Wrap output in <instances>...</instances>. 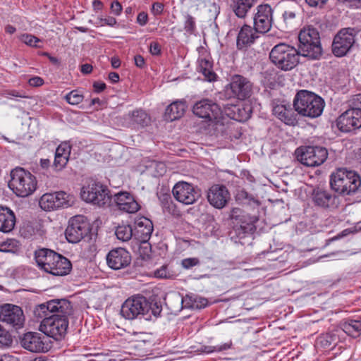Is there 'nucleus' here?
I'll return each instance as SVG.
<instances>
[{
  "mask_svg": "<svg viewBox=\"0 0 361 361\" xmlns=\"http://www.w3.org/2000/svg\"><path fill=\"white\" fill-rule=\"evenodd\" d=\"M16 215L8 207L0 205V231L11 232L16 225Z\"/></svg>",
  "mask_w": 361,
  "mask_h": 361,
  "instance_id": "c756f323",
  "label": "nucleus"
},
{
  "mask_svg": "<svg viewBox=\"0 0 361 361\" xmlns=\"http://www.w3.org/2000/svg\"><path fill=\"white\" fill-rule=\"evenodd\" d=\"M260 33L256 32L254 27L245 24L240 28L236 41V47L238 49L243 50L253 44L256 39L259 37Z\"/></svg>",
  "mask_w": 361,
  "mask_h": 361,
  "instance_id": "a878e982",
  "label": "nucleus"
},
{
  "mask_svg": "<svg viewBox=\"0 0 361 361\" xmlns=\"http://www.w3.org/2000/svg\"><path fill=\"white\" fill-rule=\"evenodd\" d=\"M184 30L186 32L192 35L196 30L195 19L191 15L187 13L184 16Z\"/></svg>",
  "mask_w": 361,
  "mask_h": 361,
  "instance_id": "49530a36",
  "label": "nucleus"
},
{
  "mask_svg": "<svg viewBox=\"0 0 361 361\" xmlns=\"http://www.w3.org/2000/svg\"><path fill=\"white\" fill-rule=\"evenodd\" d=\"M255 3L256 0H231V8L238 18H245Z\"/></svg>",
  "mask_w": 361,
  "mask_h": 361,
  "instance_id": "2f4dec72",
  "label": "nucleus"
},
{
  "mask_svg": "<svg viewBox=\"0 0 361 361\" xmlns=\"http://www.w3.org/2000/svg\"><path fill=\"white\" fill-rule=\"evenodd\" d=\"M183 302H185V306L192 309H202L205 307L208 304V300L206 298H198L197 296L186 295L183 299Z\"/></svg>",
  "mask_w": 361,
  "mask_h": 361,
  "instance_id": "e433bc0d",
  "label": "nucleus"
},
{
  "mask_svg": "<svg viewBox=\"0 0 361 361\" xmlns=\"http://www.w3.org/2000/svg\"><path fill=\"white\" fill-rule=\"evenodd\" d=\"M341 329L348 336L357 338L361 334V322L353 319H346L341 323Z\"/></svg>",
  "mask_w": 361,
  "mask_h": 361,
  "instance_id": "f704fd0d",
  "label": "nucleus"
},
{
  "mask_svg": "<svg viewBox=\"0 0 361 361\" xmlns=\"http://www.w3.org/2000/svg\"><path fill=\"white\" fill-rule=\"evenodd\" d=\"M176 200L184 204H192L201 197V190L192 184L185 181L178 182L173 188Z\"/></svg>",
  "mask_w": 361,
  "mask_h": 361,
  "instance_id": "2eb2a0df",
  "label": "nucleus"
},
{
  "mask_svg": "<svg viewBox=\"0 0 361 361\" xmlns=\"http://www.w3.org/2000/svg\"><path fill=\"white\" fill-rule=\"evenodd\" d=\"M19 249V243L15 239H8L0 243V252H16Z\"/></svg>",
  "mask_w": 361,
  "mask_h": 361,
  "instance_id": "79ce46f5",
  "label": "nucleus"
},
{
  "mask_svg": "<svg viewBox=\"0 0 361 361\" xmlns=\"http://www.w3.org/2000/svg\"><path fill=\"white\" fill-rule=\"evenodd\" d=\"M272 14V8L268 4H261L257 7V12L253 18V27L256 32L265 34L270 30L273 20Z\"/></svg>",
  "mask_w": 361,
  "mask_h": 361,
  "instance_id": "aec40b11",
  "label": "nucleus"
},
{
  "mask_svg": "<svg viewBox=\"0 0 361 361\" xmlns=\"http://www.w3.org/2000/svg\"><path fill=\"white\" fill-rule=\"evenodd\" d=\"M305 3L310 7L322 8L328 0H305Z\"/></svg>",
  "mask_w": 361,
  "mask_h": 361,
  "instance_id": "13d9d810",
  "label": "nucleus"
},
{
  "mask_svg": "<svg viewBox=\"0 0 361 361\" xmlns=\"http://www.w3.org/2000/svg\"><path fill=\"white\" fill-rule=\"evenodd\" d=\"M336 126L343 133H351L361 128V109L350 108L336 119Z\"/></svg>",
  "mask_w": 361,
  "mask_h": 361,
  "instance_id": "f3484780",
  "label": "nucleus"
},
{
  "mask_svg": "<svg viewBox=\"0 0 361 361\" xmlns=\"http://www.w3.org/2000/svg\"><path fill=\"white\" fill-rule=\"evenodd\" d=\"M56 258H59V253L50 249L41 248L35 252V259L37 266L47 273L51 270L53 261Z\"/></svg>",
  "mask_w": 361,
  "mask_h": 361,
  "instance_id": "bb28decb",
  "label": "nucleus"
},
{
  "mask_svg": "<svg viewBox=\"0 0 361 361\" xmlns=\"http://www.w3.org/2000/svg\"><path fill=\"white\" fill-rule=\"evenodd\" d=\"M299 50L286 43L275 45L269 53L271 61L279 69L288 71L299 63Z\"/></svg>",
  "mask_w": 361,
  "mask_h": 361,
  "instance_id": "39448f33",
  "label": "nucleus"
},
{
  "mask_svg": "<svg viewBox=\"0 0 361 361\" xmlns=\"http://www.w3.org/2000/svg\"><path fill=\"white\" fill-rule=\"evenodd\" d=\"M13 339L8 331L0 324V347L7 348L11 345Z\"/></svg>",
  "mask_w": 361,
  "mask_h": 361,
  "instance_id": "a18cd8bd",
  "label": "nucleus"
},
{
  "mask_svg": "<svg viewBox=\"0 0 361 361\" xmlns=\"http://www.w3.org/2000/svg\"><path fill=\"white\" fill-rule=\"evenodd\" d=\"M296 13L293 11H286L283 14V20L286 23H291L292 21L295 18Z\"/></svg>",
  "mask_w": 361,
  "mask_h": 361,
  "instance_id": "052dcab7",
  "label": "nucleus"
},
{
  "mask_svg": "<svg viewBox=\"0 0 361 361\" xmlns=\"http://www.w3.org/2000/svg\"><path fill=\"white\" fill-rule=\"evenodd\" d=\"M192 111L197 116L218 123L221 117L219 105L209 99H202L195 104Z\"/></svg>",
  "mask_w": 361,
  "mask_h": 361,
  "instance_id": "a211bd4d",
  "label": "nucleus"
},
{
  "mask_svg": "<svg viewBox=\"0 0 361 361\" xmlns=\"http://www.w3.org/2000/svg\"><path fill=\"white\" fill-rule=\"evenodd\" d=\"M111 11L116 16H119L122 11V6L118 1H114L111 4Z\"/></svg>",
  "mask_w": 361,
  "mask_h": 361,
  "instance_id": "bf43d9fd",
  "label": "nucleus"
},
{
  "mask_svg": "<svg viewBox=\"0 0 361 361\" xmlns=\"http://www.w3.org/2000/svg\"><path fill=\"white\" fill-rule=\"evenodd\" d=\"M121 126L126 128H139L150 123L149 116L142 109H135L120 118Z\"/></svg>",
  "mask_w": 361,
  "mask_h": 361,
  "instance_id": "412c9836",
  "label": "nucleus"
},
{
  "mask_svg": "<svg viewBox=\"0 0 361 361\" xmlns=\"http://www.w3.org/2000/svg\"><path fill=\"white\" fill-rule=\"evenodd\" d=\"M149 51L153 56H159L161 54V45L158 42L153 41L149 44Z\"/></svg>",
  "mask_w": 361,
  "mask_h": 361,
  "instance_id": "603ef678",
  "label": "nucleus"
},
{
  "mask_svg": "<svg viewBox=\"0 0 361 361\" xmlns=\"http://www.w3.org/2000/svg\"><path fill=\"white\" fill-rule=\"evenodd\" d=\"M232 345V341H230L229 342L225 343L222 345H218L215 346H205L203 351L207 353H211L213 352H221L231 348Z\"/></svg>",
  "mask_w": 361,
  "mask_h": 361,
  "instance_id": "de8ad7c7",
  "label": "nucleus"
},
{
  "mask_svg": "<svg viewBox=\"0 0 361 361\" xmlns=\"http://www.w3.org/2000/svg\"><path fill=\"white\" fill-rule=\"evenodd\" d=\"M20 346L31 353H47L51 348L49 338L38 332L28 331L19 336Z\"/></svg>",
  "mask_w": 361,
  "mask_h": 361,
  "instance_id": "ddd939ff",
  "label": "nucleus"
},
{
  "mask_svg": "<svg viewBox=\"0 0 361 361\" xmlns=\"http://www.w3.org/2000/svg\"><path fill=\"white\" fill-rule=\"evenodd\" d=\"M164 8V4L161 2H154L152 6L151 12L154 16H160L162 14Z\"/></svg>",
  "mask_w": 361,
  "mask_h": 361,
  "instance_id": "5fc2aeb1",
  "label": "nucleus"
},
{
  "mask_svg": "<svg viewBox=\"0 0 361 361\" xmlns=\"http://www.w3.org/2000/svg\"><path fill=\"white\" fill-rule=\"evenodd\" d=\"M71 269L72 264L70 260L59 254V258L53 261V265L48 273L54 276H65L69 274Z\"/></svg>",
  "mask_w": 361,
  "mask_h": 361,
  "instance_id": "7c9ffc66",
  "label": "nucleus"
},
{
  "mask_svg": "<svg viewBox=\"0 0 361 361\" xmlns=\"http://www.w3.org/2000/svg\"><path fill=\"white\" fill-rule=\"evenodd\" d=\"M329 185L338 195H353L361 190V177L355 171L341 168L331 173Z\"/></svg>",
  "mask_w": 361,
  "mask_h": 361,
  "instance_id": "f03ea898",
  "label": "nucleus"
},
{
  "mask_svg": "<svg viewBox=\"0 0 361 361\" xmlns=\"http://www.w3.org/2000/svg\"><path fill=\"white\" fill-rule=\"evenodd\" d=\"M298 50L302 56L317 60L322 56L319 32L312 25L304 27L298 35Z\"/></svg>",
  "mask_w": 361,
  "mask_h": 361,
  "instance_id": "20e7f679",
  "label": "nucleus"
},
{
  "mask_svg": "<svg viewBox=\"0 0 361 361\" xmlns=\"http://www.w3.org/2000/svg\"><path fill=\"white\" fill-rule=\"evenodd\" d=\"M11 178L8 186L18 197H28L37 189L35 176L23 168L17 167L13 169Z\"/></svg>",
  "mask_w": 361,
  "mask_h": 361,
  "instance_id": "423d86ee",
  "label": "nucleus"
},
{
  "mask_svg": "<svg viewBox=\"0 0 361 361\" xmlns=\"http://www.w3.org/2000/svg\"><path fill=\"white\" fill-rule=\"evenodd\" d=\"M54 195V205L56 209L61 207H67L71 205L70 204V195L63 191L56 192L51 193Z\"/></svg>",
  "mask_w": 361,
  "mask_h": 361,
  "instance_id": "58836bf2",
  "label": "nucleus"
},
{
  "mask_svg": "<svg viewBox=\"0 0 361 361\" xmlns=\"http://www.w3.org/2000/svg\"><path fill=\"white\" fill-rule=\"evenodd\" d=\"M115 234L119 240L127 242L134 235V232L130 225H119L116 228Z\"/></svg>",
  "mask_w": 361,
  "mask_h": 361,
  "instance_id": "4c0bfd02",
  "label": "nucleus"
},
{
  "mask_svg": "<svg viewBox=\"0 0 361 361\" xmlns=\"http://www.w3.org/2000/svg\"><path fill=\"white\" fill-rule=\"evenodd\" d=\"M251 109L240 105H232L226 109V114L232 119L244 122L250 117Z\"/></svg>",
  "mask_w": 361,
  "mask_h": 361,
  "instance_id": "473e14b6",
  "label": "nucleus"
},
{
  "mask_svg": "<svg viewBox=\"0 0 361 361\" xmlns=\"http://www.w3.org/2000/svg\"><path fill=\"white\" fill-rule=\"evenodd\" d=\"M69 158L65 157L64 156H59L55 154L54 166L58 171L63 169L68 161Z\"/></svg>",
  "mask_w": 361,
  "mask_h": 361,
  "instance_id": "3c124183",
  "label": "nucleus"
},
{
  "mask_svg": "<svg viewBox=\"0 0 361 361\" xmlns=\"http://www.w3.org/2000/svg\"><path fill=\"white\" fill-rule=\"evenodd\" d=\"M0 321L16 329L21 328L25 322L23 312L17 305L5 304L0 306Z\"/></svg>",
  "mask_w": 361,
  "mask_h": 361,
  "instance_id": "6ab92c4d",
  "label": "nucleus"
},
{
  "mask_svg": "<svg viewBox=\"0 0 361 361\" xmlns=\"http://www.w3.org/2000/svg\"><path fill=\"white\" fill-rule=\"evenodd\" d=\"M200 261L197 258H187L182 261V265L185 269H190L199 264Z\"/></svg>",
  "mask_w": 361,
  "mask_h": 361,
  "instance_id": "6e6d98bb",
  "label": "nucleus"
},
{
  "mask_svg": "<svg viewBox=\"0 0 361 361\" xmlns=\"http://www.w3.org/2000/svg\"><path fill=\"white\" fill-rule=\"evenodd\" d=\"M230 199V193L223 185H212L207 192V200L216 209L224 207Z\"/></svg>",
  "mask_w": 361,
  "mask_h": 361,
  "instance_id": "b1692460",
  "label": "nucleus"
},
{
  "mask_svg": "<svg viewBox=\"0 0 361 361\" xmlns=\"http://www.w3.org/2000/svg\"><path fill=\"white\" fill-rule=\"evenodd\" d=\"M236 201L243 204L257 205L260 204V202L252 194L248 193L245 190H238L235 195Z\"/></svg>",
  "mask_w": 361,
  "mask_h": 361,
  "instance_id": "c9c22d12",
  "label": "nucleus"
},
{
  "mask_svg": "<svg viewBox=\"0 0 361 361\" xmlns=\"http://www.w3.org/2000/svg\"><path fill=\"white\" fill-rule=\"evenodd\" d=\"M135 64L137 67L140 68H143L145 66V61L142 56L136 55L134 57Z\"/></svg>",
  "mask_w": 361,
  "mask_h": 361,
  "instance_id": "0e129e2a",
  "label": "nucleus"
},
{
  "mask_svg": "<svg viewBox=\"0 0 361 361\" xmlns=\"http://www.w3.org/2000/svg\"><path fill=\"white\" fill-rule=\"evenodd\" d=\"M54 195L51 193L44 194L39 202L40 207L44 211H51L56 209L54 205Z\"/></svg>",
  "mask_w": 361,
  "mask_h": 361,
  "instance_id": "ea45409f",
  "label": "nucleus"
},
{
  "mask_svg": "<svg viewBox=\"0 0 361 361\" xmlns=\"http://www.w3.org/2000/svg\"><path fill=\"white\" fill-rule=\"evenodd\" d=\"M148 20V14L145 11H142L138 13L136 19V23L139 24L140 26H145L147 24Z\"/></svg>",
  "mask_w": 361,
  "mask_h": 361,
  "instance_id": "4d7b16f0",
  "label": "nucleus"
},
{
  "mask_svg": "<svg viewBox=\"0 0 361 361\" xmlns=\"http://www.w3.org/2000/svg\"><path fill=\"white\" fill-rule=\"evenodd\" d=\"M20 39L23 42L29 45L30 47H39L37 44V42L40 41V39L34 35L29 34H23L20 36Z\"/></svg>",
  "mask_w": 361,
  "mask_h": 361,
  "instance_id": "8fccbe9b",
  "label": "nucleus"
},
{
  "mask_svg": "<svg viewBox=\"0 0 361 361\" xmlns=\"http://www.w3.org/2000/svg\"><path fill=\"white\" fill-rule=\"evenodd\" d=\"M83 95L77 90H72L65 96L66 101L71 105H78L83 100Z\"/></svg>",
  "mask_w": 361,
  "mask_h": 361,
  "instance_id": "c03bdc74",
  "label": "nucleus"
},
{
  "mask_svg": "<svg viewBox=\"0 0 361 361\" xmlns=\"http://www.w3.org/2000/svg\"><path fill=\"white\" fill-rule=\"evenodd\" d=\"M71 151V145L68 142H61L56 149L55 154L59 156H64L69 158Z\"/></svg>",
  "mask_w": 361,
  "mask_h": 361,
  "instance_id": "09e8293b",
  "label": "nucleus"
},
{
  "mask_svg": "<svg viewBox=\"0 0 361 361\" xmlns=\"http://www.w3.org/2000/svg\"><path fill=\"white\" fill-rule=\"evenodd\" d=\"M154 275L156 278L159 279H167L170 277V273L168 271L167 267L165 265L154 271Z\"/></svg>",
  "mask_w": 361,
  "mask_h": 361,
  "instance_id": "864d4df0",
  "label": "nucleus"
},
{
  "mask_svg": "<svg viewBox=\"0 0 361 361\" xmlns=\"http://www.w3.org/2000/svg\"><path fill=\"white\" fill-rule=\"evenodd\" d=\"M229 216L235 224L234 231L239 238H242L247 233L255 232L258 216L250 215L240 208H233Z\"/></svg>",
  "mask_w": 361,
  "mask_h": 361,
  "instance_id": "6e6552de",
  "label": "nucleus"
},
{
  "mask_svg": "<svg viewBox=\"0 0 361 361\" xmlns=\"http://www.w3.org/2000/svg\"><path fill=\"white\" fill-rule=\"evenodd\" d=\"M290 106L276 105L273 108L274 114L286 125L295 126L298 123V113Z\"/></svg>",
  "mask_w": 361,
  "mask_h": 361,
  "instance_id": "cd10ccee",
  "label": "nucleus"
},
{
  "mask_svg": "<svg viewBox=\"0 0 361 361\" xmlns=\"http://www.w3.org/2000/svg\"><path fill=\"white\" fill-rule=\"evenodd\" d=\"M352 108L361 109V93L354 95L351 99Z\"/></svg>",
  "mask_w": 361,
  "mask_h": 361,
  "instance_id": "e2e57ef3",
  "label": "nucleus"
},
{
  "mask_svg": "<svg viewBox=\"0 0 361 361\" xmlns=\"http://www.w3.org/2000/svg\"><path fill=\"white\" fill-rule=\"evenodd\" d=\"M81 197L87 202H90L99 207L110 205L111 195L109 189L100 183L93 182L87 187H83Z\"/></svg>",
  "mask_w": 361,
  "mask_h": 361,
  "instance_id": "9b49d317",
  "label": "nucleus"
},
{
  "mask_svg": "<svg viewBox=\"0 0 361 361\" xmlns=\"http://www.w3.org/2000/svg\"><path fill=\"white\" fill-rule=\"evenodd\" d=\"M197 63L198 71L203 74L207 81L212 82L216 80V75L212 70L213 65L209 59L199 58Z\"/></svg>",
  "mask_w": 361,
  "mask_h": 361,
  "instance_id": "72a5a7b5",
  "label": "nucleus"
},
{
  "mask_svg": "<svg viewBox=\"0 0 361 361\" xmlns=\"http://www.w3.org/2000/svg\"><path fill=\"white\" fill-rule=\"evenodd\" d=\"M28 83L32 87H39L44 84V80L40 77L35 76L29 80Z\"/></svg>",
  "mask_w": 361,
  "mask_h": 361,
  "instance_id": "680f3d73",
  "label": "nucleus"
},
{
  "mask_svg": "<svg viewBox=\"0 0 361 361\" xmlns=\"http://www.w3.org/2000/svg\"><path fill=\"white\" fill-rule=\"evenodd\" d=\"M295 154L302 164L310 167L322 164L328 157L327 149L319 146H302L295 150Z\"/></svg>",
  "mask_w": 361,
  "mask_h": 361,
  "instance_id": "1a4fd4ad",
  "label": "nucleus"
},
{
  "mask_svg": "<svg viewBox=\"0 0 361 361\" xmlns=\"http://www.w3.org/2000/svg\"><path fill=\"white\" fill-rule=\"evenodd\" d=\"M356 32L354 28L341 29L334 36L331 44L332 54L336 57L346 56L355 44Z\"/></svg>",
  "mask_w": 361,
  "mask_h": 361,
  "instance_id": "9d476101",
  "label": "nucleus"
},
{
  "mask_svg": "<svg viewBox=\"0 0 361 361\" xmlns=\"http://www.w3.org/2000/svg\"><path fill=\"white\" fill-rule=\"evenodd\" d=\"M188 106L185 99L176 100L169 104L165 111V120L173 121L180 118L185 114Z\"/></svg>",
  "mask_w": 361,
  "mask_h": 361,
  "instance_id": "c85d7f7f",
  "label": "nucleus"
},
{
  "mask_svg": "<svg viewBox=\"0 0 361 361\" xmlns=\"http://www.w3.org/2000/svg\"><path fill=\"white\" fill-rule=\"evenodd\" d=\"M34 314L42 319L39 330L56 341H61L66 335L68 317L73 314V306L66 299H55L37 306Z\"/></svg>",
  "mask_w": 361,
  "mask_h": 361,
  "instance_id": "f257e3e1",
  "label": "nucleus"
},
{
  "mask_svg": "<svg viewBox=\"0 0 361 361\" xmlns=\"http://www.w3.org/2000/svg\"><path fill=\"white\" fill-rule=\"evenodd\" d=\"M147 299L141 295H137L128 298L122 305L121 314L126 319H145V313L147 312Z\"/></svg>",
  "mask_w": 361,
  "mask_h": 361,
  "instance_id": "f8f14e48",
  "label": "nucleus"
},
{
  "mask_svg": "<svg viewBox=\"0 0 361 361\" xmlns=\"http://www.w3.org/2000/svg\"><path fill=\"white\" fill-rule=\"evenodd\" d=\"M340 2L348 4L349 6L360 8L361 7V0H338Z\"/></svg>",
  "mask_w": 361,
  "mask_h": 361,
  "instance_id": "338daca9",
  "label": "nucleus"
},
{
  "mask_svg": "<svg viewBox=\"0 0 361 361\" xmlns=\"http://www.w3.org/2000/svg\"><path fill=\"white\" fill-rule=\"evenodd\" d=\"M147 312L145 313V319L146 320H150L152 319V316H154V317H157L160 315L162 307L160 305V303L157 302H149L147 300Z\"/></svg>",
  "mask_w": 361,
  "mask_h": 361,
  "instance_id": "a19ab883",
  "label": "nucleus"
},
{
  "mask_svg": "<svg viewBox=\"0 0 361 361\" xmlns=\"http://www.w3.org/2000/svg\"><path fill=\"white\" fill-rule=\"evenodd\" d=\"M90 231L91 227L87 217L77 215L70 219L65 235L69 243H77L87 236Z\"/></svg>",
  "mask_w": 361,
  "mask_h": 361,
  "instance_id": "4468645a",
  "label": "nucleus"
},
{
  "mask_svg": "<svg viewBox=\"0 0 361 361\" xmlns=\"http://www.w3.org/2000/svg\"><path fill=\"white\" fill-rule=\"evenodd\" d=\"M324 106V100L320 96L305 90H299L293 99L295 111L300 116L310 118L320 116Z\"/></svg>",
  "mask_w": 361,
  "mask_h": 361,
  "instance_id": "7ed1b4c3",
  "label": "nucleus"
},
{
  "mask_svg": "<svg viewBox=\"0 0 361 361\" xmlns=\"http://www.w3.org/2000/svg\"><path fill=\"white\" fill-rule=\"evenodd\" d=\"M226 92L230 97L245 100L252 95V83L243 75H234L226 87Z\"/></svg>",
  "mask_w": 361,
  "mask_h": 361,
  "instance_id": "dca6fc26",
  "label": "nucleus"
},
{
  "mask_svg": "<svg viewBox=\"0 0 361 361\" xmlns=\"http://www.w3.org/2000/svg\"><path fill=\"white\" fill-rule=\"evenodd\" d=\"M130 254L122 247L113 249L106 255L108 266L116 270L126 267L130 264Z\"/></svg>",
  "mask_w": 361,
  "mask_h": 361,
  "instance_id": "5701e85b",
  "label": "nucleus"
},
{
  "mask_svg": "<svg viewBox=\"0 0 361 361\" xmlns=\"http://www.w3.org/2000/svg\"><path fill=\"white\" fill-rule=\"evenodd\" d=\"M106 84L103 82H94L93 83V87L94 92L99 93L106 89Z\"/></svg>",
  "mask_w": 361,
  "mask_h": 361,
  "instance_id": "774afa93",
  "label": "nucleus"
},
{
  "mask_svg": "<svg viewBox=\"0 0 361 361\" xmlns=\"http://www.w3.org/2000/svg\"><path fill=\"white\" fill-rule=\"evenodd\" d=\"M161 201L164 212H168L169 214H171L173 215L176 214L177 212L176 207L175 204L173 202V200L170 195H164Z\"/></svg>",
  "mask_w": 361,
  "mask_h": 361,
  "instance_id": "37998d69",
  "label": "nucleus"
},
{
  "mask_svg": "<svg viewBox=\"0 0 361 361\" xmlns=\"http://www.w3.org/2000/svg\"><path fill=\"white\" fill-rule=\"evenodd\" d=\"M153 230V224L148 218L140 216L135 219L134 236L141 243H146L149 240Z\"/></svg>",
  "mask_w": 361,
  "mask_h": 361,
  "instance_id": "393cba45",
  "label": "nucleus"
},
{
  "mask_svg": "<svg viewBox=\"0 0 361 361\" xmlns=\"http://www.w3.org/2000/svg\"><path fill=\"white\" fill-rule=\"evenodd\" d=\"M311 200L314 207L326 212H336L339 209L342 202L339 195L331 189L320 187L313 189Z\"/></svg>",
  "mask_w": 361,
  "mask_h": 361,
  "instance_id": "0eeeda50",
  "label": "nucleus"
},
{
  "mask_svg": "<svg viewBox=\"0 0 361 361\" xmlns=\"http://www.w3.org/2000/svg\"><path fill=\"white\" fill-rule=\"evenodd\" d=\"M101 22L102 25H106L109 26H114L117 23V20L114 17L109 16L105 18H102Z\"/></svg>",
  "mask_w": 361,
  "mask_h": 361,
  "instance_id": "69168bd1",
  "label": "nucleus"
},
{
  "mask_svg": "<svg viewBox=\"0 0 361 361\" xmlns=\"http://www.w3.org/2000/svg\"><path fill=\"white\" fill-rule=\"evenodd\" d=\"M113 199L118 209L123 212L133 214L140 209V205L135 197L128 192L121 191L116 193Z\"/></svg>",
  "mask_w": 361,
  "mask_h": 361,
  "instance_id": "4be33fe9",
  "label": "nucleus"
}]
</instances>
